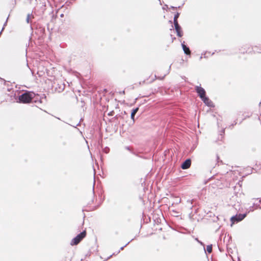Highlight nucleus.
I'll return each mask as SVG.
<instances>
[{
    "label": "nucleus",
    "mask_w": 261,
    "mask_h": 261,
    "mask_svg": "<svg viewBox=\"0 0 261 261\" xmlns=\"http://www.w3.org/2000/svg\"><path fill=\"white\" fill-rule=\"evenodd\" d=\"M86 234V232L85 231H84L80 233L79 234H78L76 237L73 238L71 243L70 244L71 245H77L78 243L80 242V241L85 237Z\"/></svg>",
    "instance_id": "f03ea898"
},
{
    "label": "nucleus",
    "mask_w": 261,
    "mask_h": 261,
    "mask_svg": "<svg viewBox=\"0 0 261 261\" xmlns=\"http://www.w3.org/2000/svg\"><path fill=\"white\" fill-rule=\"evenodd\" d=\"M30 17H31L30 15L28 14V16H27V21L28 23L29 22V19L30 18Z\"/></svg>",
    "instance_id": "ddd939ff"
},
{
    "label": "nucleus",
    "mask_w": 261,
    "mask_h": 261,
    "mask_svg": "<svg viewBox=\"0 0 261 261\" xmlns=\"http://www.w3.org/2000/svg\"><path fill=\"white\" fill-rule=\"evenodd\" d=\"M191 165V160L188 159L186 160L181 165V168L183 169H187L190 167Z\"/></svg>",
    "instance_id": "39448f33"
},
{
    "label": "nucleus",
    "mask_w": 261,
    "mask_h": 261,
    "mask_svg": "<svg viewBox=\"0 0 261 261\" xmlns=\"http://www.w3.org/2000/svg\"><path fill=\"white\" fill-rule=\"evenodd\" d=\"M178 17H179L178 13H177L176 14H175L174 17V21H177V18H178Z\"/></svg>",
    "instance_id": "9d476101"
},
{
    "label": "nucleus",
    "mask_w": 261,
    "mask_h": 261,
    "mask_svg": "<svg viewBox=\"0 0 261 261\" xmlns=\"http://www.w3.org/2000/svg\"><path fill=\"white\" fill-rule=\"evenodd\" d=\"M196 92L198 93L200 97L202 99L205 96V92L203 88L201 87L197 86L196 87Z\"/></svg>",
    "instance_id": "20e7f679"
},
{
    "label": "nucleus",
    "mask_w": 261,
    "mask_h": 261,
    "mask_svg": "<svg viewBox=\"0 0 261 261\" xmlns=\"http://www.w3.org/2000/svg\"><path fill=\"white\" fill-rule=\"evenodd\" d=\"M177 32V35L179 37H181L182 36V34L181 33L180 31H178Z\"/></svg>",
    "instance_id": "f8f14e48"
},
{
    "label": "nucleus",
    "mask_w": 261,
    "mask_h": 261,
    "mask_svg": "<svg viewBox=\"0 0 261 261\" xmlns=\"http://www.w3.org/2000/svg\"><path fill=\"white\" fill-rule=\"evenodd\" d=\"M201 99L203 100L204 103L208 107H212L214 106L213 102L207 97L205 96Z\"/></svg>",
    "instance_id": "423d86ee"
},
{
    "label": "nucleus",
    "mask_w": 261,
    "mask_h": 261,
    "mask_svg": "<svg viewBox=\"0 0 261 261\" xmlns=\"http://www.w3.org/2000/svg\"><path fill=\"white\" fill-rule=\"evenodd\" d=\"M120 249L121 250H122L123 249V247H122Z\"/></svg>",
    "instance_id": "f3484780"
},
{
    "label": "nucleus",
    "mask_w": 261,
    "mask_h": 261,
    "mask_svg": "<svg viewBox=\"0 0 261 261\" xmlns=\"http://www.w3.org/2000/svg\"><path fill=\"white\" fill-rule=\"evenodd\" d=\"M174 25H175V28H177V27L179 26L178 24V22L177 21H174Z\"/></svg>",
    "instance_id": "9b49d317"
},
{
    "label": "nucleus",
    "mask_w": 261,
    "mask_h": 261,
    "mask_svg": "<svg viewBox=\"0 0 261 261\" xmlns=\"http://www.w3.org/2000/svg\"><path fill=\"white\" fill-rule=\"evenodd\" d=\"M206 250L208 253H211L212 251V245H208L206 247Z\"/></svg>",
    "instance_id": "1a4fd4ad"
},
{
    "label": "nucleus",
    "mask_w": 261,
    "mask_h": 261,
    "mask_svg": "<svg viewBox=\"0 0 261 261\" xmlns=\"http://www.w3.org/2000/svg\"><path fill=\"white\" fill-rule=\"evenodd\" d=\"M139 110L138 108H137L134 110H133L132 113H131V119L134 121V117L136 113L138 112Z\"/></svg>",
    "instance_id": "6e6552de"
},
{
    "label": "nucleus",
    "mask_w": 261,
    "mask_h": 261,
    "mask_svg": "<svg viewBox=\"0 0 261 261\" xmlns=\"http://www.w3.org/2000/svg\"><path fill=\"white\" fill-rule=\"evenodd\" d=\"M183 50L184 51V53L187 55H190L191 53V51L190 50V49L189 47H188L186 45L184 44H181Z\"/></svg>",
    "instance_id": "0eeeda50"
},
{
    "label": "nucleus",
    "mask_w": 261,
    "mask_h": 261,
    "mask_svg": "<svg viewBox=\"0 0 261 261\" xmlns=\"http://www.w3.org/2000/svg\"><path fill=\"white\" fill-rule=\"evenodd\" d=\"M196 240H197L199 243H200L201 245L202 244V242H201L199 241L197 239H196Z\"/></svg>",
    "instance_id": "dca6fc26"
},
{
    "label": "nucleus",
    "mask_w": 261,
    "mask_h": 261,
    "mask_svg": "<svg viewBox=\"0 0 261 261\" xmlns=\"http://www.w3.org/2000/svg\"><path fill=\"white\" fill-rule=\"evenodd\" d=\"M246 214L237 215L236 216L232 217L231 218V221H232V223H234L236 222H238L242 221L246 217Z\"/></svg>",
    "instance_id": "7ed1b4c3"
},
{
    "label": "nucleus",
    "mask_w": 261,
    "mask_h": 261,
    "mask_svg": "<svg viewBox=\"0 0 261 261\" xmlns=\"http://www.w3.org/2000/svg\"><path fill=\"white\" fill-rule=\"evenodd\" d=\"M34 97V93L31 92H27L19 96L20 102L27 103L31 102Z\"/></svg>",
    "instance_id": "f257e3e1"
},
{
    "label": "nucleus",
    "mask_w": 261,
    "mask_h": 261,
    "mask_svg": "<svg viewBox=\"0 0 261 261\" xmlns=\"http://www.w3.org/2000/svg\"><path fill=\"white\" fill-rule=\"evenodd\" d=\"M175 30H176V32L180 31V26L179 25L177 28H175Z\"/></svg>",
    "instance_id": "4468645a"
},
{
    "label": "nucleus",
    "mask_w": 261,
    "mask_h": 261,
    "mask_svg": "<svg viewBox=\"0 0 261 261\" xmlns=\"http://www.w3.org/2000/svg\"><path fill=\"white\" fill-rule=\"evenodd\" d=\"M175 30H176V32L180 31V26L179 25L177 28H175Z\"/></svg>",
    "instance_id": "2eb2a0df"
}]
</instances>
